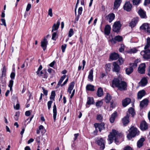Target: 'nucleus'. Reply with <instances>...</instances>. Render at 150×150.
<instances>
[{
	"mask_svg": "<svg viewBox=\"0 0 150 150\" xmlns=\"http://www.w3.org/2000/svg\"><path fill=\"white\" fill-rule=\"evenodd\" d=\"M114 86L117 87L121 91H125L127 90V85L126 83L122 81L120 78L114 79L112 82V86L114 87Z\"/></svg>",
	"mask_w": 150,
	"mask_h": 150,
	"instance_id": "obj_1",
	"label": "nucleus"
},
{
	"mask_svg": "<svg viewBox=\"0 0 150 150\" xmlns=\"http://www.w3.org/2000/svg\"><path fill=\"white\" fill-rule=\"evenodd\" d=\"M150 47V38L148 37L146 39V45L144 47V54L143 55L144 58L148 59H150V50L149 48Z\"/></svg>",
	"mask_w": 150,
	"mask_h": 150,
	"instance_id": "obj_2",
	"label": "nucleus"
},
{
	"mask_svg": "<svg viewBox=\"0 0 150 150\" xmlns=\"http://www.w3.org/2000/svg\"><path fill=\"white\" fill-rule=\"evenodd\" d=\"M120 134H118V132L115 130H112V132L110 133V134L108 135V140L109 141V144L112 143L114 139L115 140V142L117 144V143L119 141L117 139V138L118 137L120 136Z\"/></svg>",
	"mask_w": 150,
	"mask_h": 150,
	"instance_id": "obj_3",
	"label": "nucleus"
},
{
	"mask_svg": "<svg viewBox=\"0 0 150 150\" xmlns=\"http://www.w3.org/2000/svg\"><path fill=\"white\" fill-rule=\"evenodd\" d=\"M129 133L127 135V137L129 140H130L132 137H134L136 135L139 134V131L136 128L132 127L130 129Z\"/></svg>",
	"mask_w": 150,
	"mask_h": 150,
	"instance_id": "obj_4",
	"label": "nucleus"
},
{
	"mask_svg": "<svg viewBox=\"0 0 150 150\" xmlns=\"http://www.w3.org/2000/svg\"><path fill=\"white\" fill-rule=\"evenodd\" d=\"M121 25L120 21L115 22L112 27L113 30L115 32H118L120 29Z\"/></svg>",
	"mask_w": 150,
	"mask_h": 150,
	"instance_id": "obj_5",
	"label": "nucleus"
},
{
	"mask_svg": "<svg viewBox=\"0 0 150 150\" xmlns=\"http://www.w3.org/2000/svg\"><path fill=\"white\" fill-rule=\"evenodd\" d=\"M140 28L144 31L150 33V24L148 23H144L140 26Z\"/></svg>",
	"mask_w": 150,
	"mask_h": 150,
	"instance_id": "obj_6",
	"label": "nucleus"
},
{
	"mask_svg": "<svg viewBox=\"0 0 150 150\" xmlns=\"http://www.w3.org/2000/svg\"><path fill=\"white\" fill-rule=\"evenodd\" d=\"M96 142L97 144L100 146V149L103 150L105 148V141L102 138H100Z\"/></svg>",
	"mask_w": 150,
	"mask_h": 150,
	"instance_id": "obj_7",
	"label": "nucleus"
},
{
	"mask_svg": "<svg viewBox=\"0 0 150 150\" xmlns=\"http://www.w3.org/2000/svg\"><path fill=\"white\" fill-rule=\"evenodd\" d=\"M105 124L104 123L102 122L100 123H95L94 124V126L96 128H98L100 132L104 129H105Z\"/></svg>",
	"mask_w": 150,
	"mask_h": 150,
	"instance_id": "obj_8",
	"label": "nucleus"
},
{
	"mask_svg": "<svg viewBox=\"0 0 150 150\" xmlns=\"http://www.w3.org/2000/svg\"><path fill=\"white\" fill-rule=\"evenodd\" d=\"M145 67L146 65L145 63H142L141 64L138 68L139 72L141 74L144 73Z\"/></svg>",
	"mask_w": 150,
	"mask_h": 150,
	"instance_id": "obj_9",
	"label": "nucleus"
},
{
	"mask_svg": "<svg viewBox=\"0 0 150 150\" xmlns=\"http://www.w3.org/2000/svg\"><path fill=\"white\" fill-rule=\"evenodd\" d=\"M48 41L47 38H45L41 42V46L44 51H45L47 48Z\"/></svg>",
	"mask_w": 150,
	"mask_h": 150,
	"instance_id": "obj_10",
	"label": "nucleus"
},
{
	"mask_svg": "<svg viewBox=\"0 0 150 150\" xmlns=\"http://www.w3.org/2000/svg\"><path fill=\"white\" fill-rule=\"evenodd\" d=\"M123 38L122 36L120 35H117L115 37L111 40V42L114 44L116 43V41L121 42Z\"/></svg>",
	"mask_w": 150,
	"mask_h": 150,
	"instance_id": "obj_11",
	"label": "nucleus"
},
{
	"mask_svg": "<svg viewBox=\"0 0 150 150\" xmlns=\"http://www.w3.org/2000/svg\"><path fill=\"white\" fill-rule=\"evenodd\" d=\"M140 127L142 131L146 130L148 128V125L145 121H142L140 123Z\"/></svg>",
	"mask_w": 150,
	"mask_h": 150,
	"instance_id": "obj_12",
	"label": "nucleus"
},
{
	"mask_svg": "<svg viewBox=\"0 0 150 150\" xmlns=\"http://www.w3.org/2000/svg\"><path fill=\"white\" fill-rule=\"evenodd\" d=\"M132 7V4L129 2H127L125 3L124 6V10L127 11H129L131 10Z\"/></svg>",
	"mask_w": 150,
	"mask_h": 150,
	"instance_id": "obj_13",
	"label": "nucleus"
},
{
	"mask_svg": "<svg viewBox=\"0 0 150 150\" xmlns=\"http://www.w3.org/2000/svg\"><path fill=\"white\" fill-rule=\"evenodd\" d=\"M149 100L147 99H145L141 101L140 103V106L141 108L146 107L148 105Z\"/></svg>",
	"mask_w": 150,
	"mask_h": 150,
	"instance_id": "obj_14",
	"label": "nucleus"
},
{
	"mask_svg": "<svg viewBox=\"0 0 150 150\" xmlns=\"http://www.w3.org/2000/svg\"><path fill=\"white\" fill-rule=\"evenodd\" d=\"M139 21V18L136 17L132 20L129 23V25L131 28L134 27L136 25Z\"/></svg>",
	"mask_w": 150,
	"mask_h": 150,
	"instance_id": "obj_15",
	"label": "nucleus"
},
{
	"mask_svg": "<svg viewBox=\"0 0 150 150\" xmlns=\"http://www.w3.org/2000/svg\"><path fill=\"white\" fill-rule=\"evenodd\" d=\"M113 68L112 69V71H113L118 72L120 70V66L116 62H113Z\"/></svg>",
	"mask_w": 150,
	"mask_h": 150,
	"instance_id": "obj_16",
	"label": "nucleus"
},
{
	"mask_svg": "<svg viewBox=\"0 0 150 150\" xmlns=\"http://www.w3.org/2000/svg\"><path fill=\"white\" fill-rule=\"evenodd\" d=\"M129 115L128 113H127V115L125 116L122 119V123L124 125L128 123L129 122Z\"/></svg>",
	"mask_w": 150,
	"mask_h": 150,
	"instance_id": "obj_17",
	"label": "nucleus"
},
{
	"mask_svg": "<svg viewBox=\"0 0 150 150\" xmlns=\"http://www.w3.org/2000/svg\"><path fill=\"white\" fill-rule=\"evenodd\" d=\"M115 15L113 13H111L108 15L106 17L107 20L111 23L115 18Z\"/></svg>",
	"mask_w": 150,
	"mask_h": 150,
	"instance_id": "obj_18",
	"label": "nucleus"
},
{
	"mask_svg": "<svg viewBox=\"0 0 150 150\" xmlns=\"http://www.w3.org/2000/svg\"><path fill=\"white\" fill-rule=\"evenodd\" d=\"M122 0H115L113 8L114 10H117L120 6Z\"/></svg>",
	"mask_w": 150,
	"mask_h": 150,
	"instance_id": "obj_19",
	"label": "nucleus"
},
{
	"mask_svg": "<svg viewBox=\"0 0 150 150\" xmlns=\"http://www.w3.org/2000/svg\"><path fill=\"white\" fill-rule=\"evenodd\" d=\"M146 94L145 90H142L138 92L137 93V98L139 99H141Z\"/></svg>",
	"mask_w": 150,
	"mask_h": 150,
	"instance_id": "obj_20",
	"label": "nucleus"
},
{
	"mask_svg": "<svg viewBox=\"0 0 150 150\" xmlns=\"http://www.w3.org/2000/svg\"><path fill=\"white\" fill-rule=\"evenodd\" d=\"M119 57L118 54L116 53L111 54L110 56V58L112 60H115Z\"/></svg>",
	"mask_w": 150,
	"mask_h": 150,
	"instance_id": "obj_21",
	"label": "nucleus"
},
{
	"mask_svg": "<svg viewBox=\"0 0 150 150\" xmlns=\"http://www.w3.org/2000/svg\"><path fill=\"white\" fill-rule=\"evenodd\" d=\"M148 80L146 78L144 77L143 78L140 82L139 83V84L141 86H144L147 83Z\"/></svg>",
	"mask_w": 150,
	"mask_h": 150,
	"instance_id": "obj_22",
	"label": "nucleus"
},
{
	"mask_svg": "<svg viewBox=\"0 0 150 150\" xmlns=\"http://www.w3.org/2000/svg\"><path fill=\"white\" fill-rule=\"evenodd\" d=\"M145 139L144 138H141L137 142V146L139 148H140L143 145V142L145 141Z\"/></svg>",
	"mask_w": 150,
	"mask_h": 150,
	"instance_id": "obj_23",
	"label": "nucleus"
},
{
	"mask_svg": "<svg viewBox=\"0 0 150 150\" xmlns=\"http://www.w3.org/2000/svg\"><path fill=\"white\" fill-rule=\"evenodd\" d=\"M139 15L142 18H146V12L142 9H140L138 11Z\"/></svg>",
	"mask_w": 150,
	"mask_h": 150,
	"instance_id": "obj_24",
	"label": "nucleus"
},
{
	"mask_svg": "<svg viewBox=\"0 0 150 150\" xmlns=\"http://www.w3.org/2000/svg\"><path fill=\"white\" fill-rule=\"evenodd\" d=\"M75 84L74 81H72L71 82L69 85V87L68 89L67 92L70 94L71 93V91L73 90Z\"/></svg>",
	"mask_w": 150,
	"mask_h": 150,
	"instance_id": "obj_25",
	"label": "nucleus"
},
{
	"mask_svg": "<svg viewBox=\"0 0 150 150\" xmlns=\"http://www.w3.org/2000/svg\"><path fill=\"white\" fill-rule=\"evenodd\" d=\"M122 105L126 107L131 102V100L129 98H126L122 100Z\"/></svg>",
	"mask_w": 150,
	"mask_h": 150,
	"instance_id": "obj_26",
	"label": "nucleus"
},
{
	"mask_svg": "<svg viewBox=\"0 0 150 150\" xmlns=\"http://www.w3.org/2000/svg\"><path fill=\"white\" fill-rule=\"evenodd\" d=\"M110 26L109 25H106L105 27L104 30L105 34L108 35L110 33Z\"/></svg>",
	"mask_w": 150,
	"mask_h": 150,
	"instance_id": "obj_27",
	"label": "nucleus"
},
{
	"mask_svg": "<svg viewBox=\"0 0 150 150\" xmlns=\"http://www.w3.org/2000/svg\"><path fill=\"white\" fill-rule=\"evenodd\" d=\"M60 24V22L59 21H57L56 24L54 23L52 27V32H53L54 31H55L58 29Z\"/></svg>",
	"mask_w": 150,
	"mask_h": 150,
	"instance_id": "obj_28",
	"label": "nucleus"
},
{
	"mask_svg": "<svg viewBox=\"0 0 150 150\" xmlns=\"http://www.w3.org/2000/svg\"><path fill=\"white\" fill-rule=\"evenodd\" d=\"M117 113L116 112H115L114 113L112 114L111 117L110 119V122L112 123H113L114 121L115 118L117 117Z\"/></svg>",
	"mask_w": 150,
	"mask_h": 150,
	"instance_id": "obj_29",
	"label": "nucleus"
},
{
	"mask_svg": "<svg viewBox=\"0 0 150 150\" xmlns=\"http://www.w3.org/2000/svg\"><path fill=\"white\" fill-rule=\"evenodd\" d=\"M103 91L101 87L98 88L97 91V96L99 97H100L103 95Z\"/></svg>",
	"mask_w": 150,
	"mask_h": 150,
	"instance_id": "obj_30",
	"label": "nucleus"
},
{
	"mask_svg": "<svg viewBox=\"0 0 150 150\" xmlns=\"http://www.w3.org/2000/svg\"><path fill=\"white\" fill-rule=\"evenodd\" d=\"M6 69L5 66L3 67V70L2 71L1 76L0 77V79L1 81H3V77H5L6 76Z\"/></svg>",
	"mask_w": 150,
	"mask_h": 150,
	"instance_id": "obj_31",
	"label": "nucleus"
},
{
	"mask_svg": "<svg viewBox=\"0 0 150 150\" xmlns=\"http://www.w3.org/2000/svg\"><path fill=\"white\" fill-rule=\"evenodd\" d=\"M94 86L91 84H88L86 87V89L87 91H94Z\"/></svg>",
	"mask_w": 150,
	"mask_h": 150,
	"instance_id": "obj_32",
	"label": "nucleus"
},
{
	"mask_svg": "<svg viewBox=\"0 0 150 150\" xmlns=\"http://www.w3.org/2000/svg\"><path fill=\"white\" fill-rule=\"evenodd\" d=\"M53 117L54 118V121L56 120L57 114V108L56 106L55 105H54L53 107Z\"/></svg>",
	"mask_w": 150,
	"mask_h": 150,
	"instance_id": "obj_33",
	"label": "nucleus"
},
{
	"mask_svg": "<svg viewBox=\"0 0 150 150\" xmlns=\"http://www.w3.org/2000/svg\"><path fill=\"white\" fill-rule=\"evenodd\" d=\"M133 68L131 67L129 68H127L125 70L126 74L128 75L131 74L133 72Z\"/></svg>",
	"mask_w": 150,
	"mask_h": 150,
	"instance_id": "obj_34",
	"label": "nucleus"
},
{
	"mask_svg": "<svg viewBox=\"0 0 150 150\" xmlns=\"http://www.w3.org/2000/svg\"><path fill=\"white\" fill-rule=\"evenodd\" d=\"M93 70L92 69L91 70V71L89 72V75L88 76V79L89 81H93Z\"/></svg>",
	"mask_w": 150,
	"mask_h": 150,
	"instance_id": "obj_35",
	"label": "nucleus"
},
{
	"mask_svg": "<svg viewBox=\"0 0 150 150\" xmlns=\"http://www.w3.org/2000/svg\"><path fill=\"white\" fill-rule=\"evenodd\" d=\"M139 62V60L138 59L136 60L135 61L134 63H131L130 64V65L131 67L134 68L137 67V63Z\"/></svg>",
	"mask_w": 150,
	"mask_h": 150,
	"instance_id": "obj_36",
	"label": "nucleus"
},
{
	"mask_svg": "<svg viewBox=\"0 0 150 150\" xmlns=\"http://www.w3.org/2000/svg\"><path fill=\"white\" fill-rule=\"evenodd\" d=\"M128 112L129 113H128L129 115V114H130L132 117H133L135 114L134 110V109L132 108H130L129 109Z\"/></svg>",
	"mask_w": 150,
	"mask_h": 150,
	"instance_id": "obj_37",
	"label": "nucleus"
},
{
	"mask_svg": "<svg viewBox=\"0 0 150 150\" xmlns=\"http://www.w3.org/2000/svg\"><path fill=\"white\" fill-rule=\"evenodd\" d=\"M111 98H112L110 95L109 94H107L106 97H105V102L106 103H108L111 100Z\"/></svg>",
	"mask_w": 150,
	"mask_h": 150,
	"instance_id": "obj_38",
	"label": "nucleus"
},
{
	"mask_svg": "<svg viewBox=\"0 0 150 150\" xmlns=\"http://www.w3.org/2000/svg\"><path fill=\"white\" fill-rule=\"evenodd\" d=\"M137 51V50L136 48H133L129 51H127V52L131 54L136 53Z\"/></svg>",
	"mask_w": 150,
	"mask_h": 150,
	"instance_id": "obj_39",
	"label": "nucleus"
},
{
	"mask_svg": "<svg viewBox=\"0 0 150 150\" xmlns=\"http://www.w3.org/2000/svg\"><path fill=\"white\" fill-rule=\"evenodd\" d=\"M93 98L88 97V100L87 103L88 105H91L93 103Z\"/></svg>",
	"mask_w": 150,
	"mask_h": 150,
	"instance_id": "obj_40",
	"label": "nucleus"
},
{
	"mask_svg": "<svg viewBox=\"0 0 150 150\" xmlns=\"http://www.w3.org/2000/svg\"><path fill=\"white\" fill-rule=\"evenodd\" d=\"M13 81L12 80H11L9 81V84L8 85V87L10 88V90L11 91H12V87L13 86Z\"/></svg>",
	"mask_w": 150,
	"mask_h": 150,
	"instance_id": "obj_41",
	"label": "nucleus"
},
{
	"mask_svg": "<svg viewBox=\"0 0 150 150\" xmlns=\"http://www.w3.org/2000/svg\"><path fill=\"white\" fill-rule=\"evenodd\" d=\"M38 76H42V78H47V75L43 73L42 71H40L39 75Z\"/></svg>",
	"mask_w": 150,
	"mask_h": 150,
	"instance_id": "obj_42",
	"label": "nucleus"
},
{
	"mask_svg": "<svg viewBox=\"0 0 150 150\" xmlns=\"http://www.w3.org/2000/svg\"><path fill=\"white\" fill-rule=\"evenodd\" d=\"M55 92L54 91H52L51 93V95L50 96V99L51 100L53 99V100H54V98L55 97Z\"/></svg>",
	"mask_w": 150,
	"mask_h": 150,
	"instance_id": "obj_43",
	"label": "nucleus"
},
{
	"mask_svg": "<svg viewBox=\"0 0 150 150\" xmlns=\"http://www.w3.org/2000/svg\"><path fill=\"white\" fill-rule=\"evenodd\" d=\"M66 75H64L62 76L60 79L59 82H58L59 83V84H61L63 80L65 79L66 78Z\"/></svg>",
	"mask_w": 150,
	"mask_h": 150,
	"instance_id": "obj_44",
	"label": "nucleus"
},
{
	"mask_svg": "<svg viewBox=\"0 0 150 150\" xmlns=\"http://www.w3.org/2000/svg\"><path fill=\"white\" fill-rule=\"evenodd\" d=\"M103 104V102L102 101L100 100L98 101L96 103V106L97 107H100Z\"/></svg>",
	"mask_w": 150,
	"mask_h": 150,
	"instance_id": "obj_45",
	"label": "nucleus"
},
{
	"mask_svg": "<svg viewBox=\"0 0 150 150\" xmlns=\"http://www.w3.org/2000/svg\"><path fill=\"white\" fill-rule=\"evenodd\" d=\"M140 1V0H132L133 5H137L139 4Z\"/></svg>",
	"mask_w": 150,
	"mask_h": 150,
	"instance_id": "obj_46",
	"label": "nucleus"
},
{
	"mask_svg": "<svg viewBox=\"0 0 150 150\" xmlns=\"http://www.w3.org/2000/svg\"><path fill=\"white\" fill-rule=\"evenodd\" d=\"M125 46L124 45H121L120 47L119 48V51L120 52H122L125 49Z\"/></svg>",
	"mask_w": 150,
	"mask_h": 150,
	"instance_id": "obj_47",
	"label": "nucleus"
},
{
	"mask_svg": "<svg viewBox=\"0 0 150 150\" xmlns=\"http://www.w3.org/2000/svg\"><path fill=\"white\" fill-rule=\"evenodd\" d=\"M74 32L72 29H70L69 32L68 36L70 37L73 34Z\"/></svg>",
	"mask_w": 150,
	"mask_h": 150,
	"instance_id": "obj_48",
	"label": "nucleus"
},
{
	"mask_svg": "<svg viewBox=\"0 0 150 150\" xmlns=\"http://www.w3.org/2000/svg\"><path fill=\"white\" fill-rule=\"evenodd\" d=\"M42 69V66L41 65H40L39 68H38V70L36 71V73L37 75L38 76L39 75V74L40 73V71Z\"/></svg>",
	"mask_w": 150,
	"mask_h": 150,
	"instance_id": "obj_49",
	"label": "nucleus"
},
{
	"mask_svg": "<svg viewBox=\"0 0 150 150\" xmlns=\"http://www.w3.org/2000/svg\"><path fill=\"white\" fill-rule=\"evenodd\" d=\"M48 14L51 17H52L53 16V14L52 13V10L51 8H50L48 10Z\"/></svg>",
	"mask_w": 150,
	"mask_h": 150,
	"instance_id": "obj_50",
	"label": "nucleus"
},
{
	"mask_svg": "<svg viewBox=\"0 0 150 150\" xmlns=\"http://www.w3.org/2000/svg\"><path fill=\"white\" fill-rule=\"evenodd\" d=\"M118 61L120 65L122 64L124 62V60L121 57H120Z\"/></svg>",
	"mask_w": 150,
	"mask_h": 150,
	"instance_id": "obj_51",
	"label": "nucleus"
},
{
	"mask_svg": "<svg viewBox=\"0 0 150 150\" xmlns=\"http://www.w3.org/2000/svg\"><path fill=\"white\" fill-rule=\"evenodd\" d=\"M19 116V113L18 112L16 113V114L14 117V119L16 121H18Z\"/></svg>",
	"mask_w": 150,
	"mask_h": 150,
	"instance_id": "obj_52",
	"label": "nucleus"
},
{
	"mask_svg": "<svg viewBox=\"0 0 150 150\" xmlns=\"http://www.w3.org/2000/svg\"><path fill=\"white\" fill-rule=\"evenodd\" d=\"M102 119L103 117L101 115H99L97 116V119L98 120L100 121H101L102 120Z\"/></svg>",
	"mask_w": 150,
	"mask_h": 150,
	"instance_id": "obj_53",
	"label": "nucleus"
},
{
	"mask_svg": "<svg viewBox=\"0 0 150 150\" xmlns=\"http://www.w3.org/2000/svg\"><path fill=\"white\" fill-rule=\"evenodd\" d=\"M123 150H132V149L129 146H127L124 148Z\"/></svg>",
	"mask_w": 150,
	"mask_h": 150,
	"instance_id": "obj_54",
	"label": "nucleus"
},
{
	"mask_svg": "<svg viewBox=\"0 0 150 150\" xmlns=\"http://www.w3.org/2000/svg\"><path fill=\"white\" fill-rule=\"evenodd\" d=\"M52 102L51 101H49L47 103L48 108L49 110H50L51 107V105L52 103Z\"/></svg>",
	"mask_w": 150,
	"mask_h": 150,
	"instance_id": "obj_55",
	"label": "nucleus"
},
{
	"mask_svg": "<svg viewBox=\"0 0 150 150\" xmlns=\"http://www.w3.org/2000/svg\"><path fill=\"white\" fill-rule=\"evenodd\" d=\"M67 47V45L64 44V45H63L62 46L61 49L62 50V52H64L65 51V49Z\"/></svg>",
	"mask_w": 150,
	"mask_h": 150,
	"instance_id": "obj_56",
	"label": "nucleus"
},
{
	"mask_svg": "<svg viewBox=\"0 0 150 150\" xmlns=\"http://www.w3.org/2000/svg\"><path fill=\"white\" fill-rule=\"evenodd\" d=\"M15 72H12L11 73L10 75V77L12 79H15Z\"/></svg>",
	"mask_w": 150,
	"mask_h": 150,
	"instance_id": "obj_57",
	"label": "nucleus"
},
{
	"mask_svg": "<svg viewBox=\"0 0 150 150\" xmlns=\"http://www.w3.org/2000/svg\"><path fill=\"white\" fill-rule=\"evenodd\" d=\"M57 35L56 33L54 32L52 34V39L54 40H56V37Z\"/></svg>",
	"mask_w": 150,
	"mask_h": 150,
	"instance_id": "obj_58",
	"label": "nucleus"
},
{
	"mask_svg": "<svg viewBox=\"0 0 150 150\" xmlns=\"http://www.w3.org/2000/svg\"><path fill=\"white\" fill-rule=\"evenodd\" d=\"M42 90H43V93L44 95H45V96H47V95L48 93L47 91L46 90H45V88L43 87H42Z\"/></svg>",
	"mask_w": 150,
	"mask_h": 150,
	"instance_id": "obj_59",
	"label": "nucleus"
},
{
	"mask_svg": "<svg viewBox=\"0 0 150 150\" xmlns=\"http://www.w3.org/2000/svg\"><path fill=\"white\" fill-rule=\"evenodd\" d=\"M40 136H38L35 139L36 141L38 143V144H40Z\"/></svg>",
	"mask_w": 150,
	"mask_h": 150,
	"instance_id": "obj_60",
	"label": "nucleus"
},
{
	"mask_svg": "<svg viewBox=\"0 0 150 150\" xmlns=\"http://www.w3.org/2000/svg\"><path fill=\"white\" fill-rule=\"evenodd\" d=\"M82 11V7H80L79 8L78 10V14L79 15H81Z\"/></svg>",
	"mask_w": 150,
	"mask_h": 150,
	"instance_id": "obj_61",
	"label": "nucleus"
},
{
	"mask_svg": "<svg viewBox=\"0 0 150 150\" xmlns=\"http://www.w3.org/2000/svg\"><path fill=\"white\" fill-rule=\"evenodd\" d=\"M1 21L2 22V23L1 24V25H4L5 26H6V24L5 22V20L4 19H1Z\"/></svg>",
	"mask_w": 150,
	"mask_h": 150,
	"instance_id": "obj_62",
	"label": "nucleus"
},
{
	"mask_svg": "<svg viewBox=\"0 0 150 150\" xmlns=\"http://www.w3.org/2000/svg\"><path fill=\"white\" fill-rule=\"evenodd\" d=\"M31 8V5L30 4H28L26 8V11H28Z\"/></svg>",
	"mask_w": 150,
	"mask_h": 150,
	"instance_id": "obj_63",
	"label": "nucleus"
},
{
	"mask_svg": "<svg viewBox=\"0 0 150 150\" xmlns=\"http://www.w3.org/2000/svg\"><path fill=\"white\" fill-rule=\"evenodd\" d=\"M25 115L27 116H29L30 114H31V112L29 110L25 112Z\"/></svg>",
	"mask_w": 150,
	"mask_h": 150,
	"instance_id": "obj_64",
	"label": "nucleus"
}]
</instances>
